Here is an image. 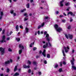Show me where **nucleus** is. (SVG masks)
Instances as JSON below:
<instances>
[{
    "label": "nucleus",
    "mask_w": 76,
    "mask_h": 76,
    "mask_svg": "<svg viewBox=\"0 0 76 76\" xmlns=\"http://www.w3.org/2000/svg\"><path fill=\"white\" fill-rule=\"evenodd\" d=\"M54 27L56 29V31L58 32H60V31H62V28L60 27H58V26L57 24H56L54 26Z\"/></svg>",
    "instance_id": "nucleus-1"
},
{
    "label": "nucleus",
    "mask_w": 76,
    "mask_h": 76,
    "mask_svg": "<svg viewBox=\"0 0 76 76\" xmlns=\"http://www.w3.org/2000/svg\"><path fill=\"white\" fill-rule=\"evenodd\" d=\"M71 64L72 65V68L73 69H74V70H76V67L75 66H73L74 65V61H75V59H74V58H72V60H71Z\"/></svg>",
    "instance_id": "nucleus-2"
},
{
    "label": "nucleus",
    "mask_w": 76,
    "mask_h": 76,
    "mask_svg": "<svg viewBox=\"0 0 76 76\" xmlns=\"http://www.w3.org/2000/svg\"><path fill=\"white\" fill-rule=\"evenodd\" d=\"M0 51H1V55L4 54V48H0Z\"/></svg>",
    "instance_id": "nucleus-3"
},
{
    "label": "nucleus",
    "mask_w": 76,
    "mask_h": 76,
    "mask_svg": "<svg viewBox=\"0 0 76 76\" xmlns=\"http://www.w3.org/2000/svg\"><path fill=\"white\" fill-rule=\"evenodd\" d=\"M46 38H46V39L48 41V42H49V41H50V40L51 39V38L49 37V34H46Z\"/></svg>",
    "instance_id": "nucleus-4"
},
{
    "label": "nucleus",
    "mask_w": 76,
    "mask_h": 76,
    "mask_svg": "<svg viewBox=\"0 0 76 76\" xmlns=\"http://www.w3.org/2000/svg\"><path fill=\"white\" fill-rule=\"evenodd\" d=\"M65 36L67 39H68V37H69L70 39H72V38H73V35L70 34H69L68 35L67 34H65Z\"/></svg>",
    "instance_id": "nucleus-5"
},
{
    "label": "nucleus",
    "mask_w": 76,
    "mask_h": 76,
    "mask_svg": "<svg viewBox=\"0 0 76 76\" xmlns=\"http://www.w3.org/2000/svg\"><path fill=\"white\" fill-rule=\"evenodd\" d=\"M64 50H65L66 53H67V52H69V50H69V46H67L66 48L65 47H64Z\"/></svg>",
    "instance_id": "nucleus-6"
},
{
    "label": "nucleus",
    "mask_w": 76,
    "mask_h": 76,
    "mask_svg": "<svg viewBox=\"0 0 76 76\" xmlns=\"http://www.w3.org/2000/svg\"><path fill=\"white\" fill-rule=\"evenodd\" d=\"M5 36L4 35L2 37V40L1 41V42L2 43V42H6V41L5 40Z\"/></svg>",
    "instance_id": "nucleus-7"
},
{
    "label": "nucleus",
    "mask_w": 76,
    "mask_h": 76,
    "mask_svg": "<svg viewBox=\"0 0 76 76\" xmlns=\"http://www.w3.org/2000/svg\"><path fill=\"white\" fill-rule=\"evenodd\" d=\"M69 14L71 16H75V14H73V13L72 12H69L68 13V15H69Z\"/></svg>",
    "instance_id": "nucleus-8"
},
{
    "label": "nucleus",
    "mask_w": 76,
    "mask_h": 76,
    "mask_svg": "<svg viewBox=\"0 0 76 76\" xmlns=\"http://www.w3.org/2000/svg\"><path fill=\"white\" fill-rule=\"evenodd\" d=\"M64 0H62L60 2V6L61 7L63 6V2H64Z\"/></svg>",
    "instance_id": "nucleus-9"
},
{
    "label": "nucleus",
    "mask_w": 76,
    "mask_h": 76,
    "mask_svg": "<svg viewBox=\"0 0 76 76\" xmlns=\"http://www.w3.org/2000/svg\"><path fill=\"white\" fill-rule=\"evenodd\" d=\"M42 55H43L44 57H45L46 56V55H45V49L44 50L43 52H42Z\"/></svg>",
    "instance_id": "nucleus-10"
},
{
    "label": "nucleus",
    "mask_w": 76,
    "mask_h": 76,
    "mask_svg": "<svg viewBox=\"0 0 76 76\" xmlns=\"http://www.w3.org/2000/svg\"><path fill=\"white\" fill-rule=\"evenodd\" d=\"M23 67L24 68H26L27 69L29 68V67H30V66L29 65H28L27 66L26 65H23Z\"/></svg>",
    "instance_id": "nucleus-11"
},
{
    "label": "nucleus",
    "mask_w": 76,
    "mask_h": 76,
    "mask_svg": "<svg viewBox=\"0 0 76 76\" xmlns=\"http://www.w3.org/2000/svg\"><path fill=\"white\" fill-rule=\"evenodd\" d=\"M19 48H22V49H23V48H24L23 46L22 45V44H20L19 45Z\"/></svg>",
    "instance_id": "nucleus-12"
},
{
    "label": "nucleus",
    "mask_w": 76,
    "mask_h": 76,
    "mask_svg": "<svg viewBox=\"0 0 76 76\" xmlns=\"http://www.w3.org/2000/svg\"><path fill=\"white\" fill-rule=\"evenodd\" d=\"M44 25V23H43L42 24V26H39L38 27V29H39L41 27H42Z\"/></svg>",
    "instance_id": "nucleus-13"
},
{
    "label": "nucleus",
    "mask_w": 76,
    "mask_h": 76,
    "mask_svg": "<svg viewBox=\"0 0 76 76\" xmlns=\"http://www.w3.org/2000/svg\"><path fill=\"white\" fill-rule=\"evenodd\" d=\"M48 43L47 42L46 43V45H44L43 46V48H46L47 47V46H48Z\"/></svg>",
    "instance_id": "nucleus-14"
},
{
    "label": "nucleus",
    "mask_w": 76,
    "mask_h": 76,
    "mask_svg": "<svg viewBox=\"0 0 76 76\" xmlns=\"http://www.w3.org/2000/svg\"><path fill=\"white\" fill-rule=\"evenodd\" d=\"M10 63V61H7L5 62V64H8Z\"/></svg>",
    "instance_id": "nucleus-15"
},
{
    "label": "nucleus",
    "mask_w": 76,
    "mask_h": 76,
    "mask_svg": "<svg viewBox=\"0 0 76 76\" xmlns=\"http://www.w3.org/2000/svg\"><path fill=\"white\" fill-rule=\"evenodd\" d=\"M23 16H26V18H28V14L27 13H25L23 14Z\"/></svg>",
    "instance_id": "nucleus-16"
},
{
    "label": "nucleus",
    "mask_w": 76,
    "mask_h": 76,
    "mask_svg": "<svg viewBox=\"0 0 76 76\" xmlns=\"http://www.w3.org/2000/svg\"><path fill=\"white\" fill-rule=\"evenodd\" d=\"M18 70V68H17V66H15L14 68V72H15V71H16V70Z\"/></svg>",
    "instance_id": "nucleus-17"
},
{
    "label": "nucleus",
    "mask_w": 76,
    "mask_h": 76,
    "mask_svg": "<svg viewBox=\"0 0 76 76\" xmlns=\"http://www.w3.org/2000/svg\"><path fill=\"white\" fill-rule=\"evenodd\" d=\"M26 6L27 8L28 9H29V4L28 3L26 4Z\"/></svg>",
    "instance_id": "nucleus-18"
},
{
    "label": "nucleus",
    "mask_w": 76,
    "mask_h": 76,
    "mask_svg": "<svg viewBox=\"0 0 76 76\" xmlns=\"http://www.w3.org/2000/svg\"><path fill=\"white\" fill-rule=\"evenodd\" d=\"M18 75H19V73L16 72L14 75V76H18Z\"/></svg>",
    "instance_id": "nucleus-19"
},
{
    "label": "nucleus",
    "mask_w": 76,
    "mask_h": 76,
    "mask_svg": "<svg viewBox=\"0 0 76 76\" xmlns=\"http://www.w3.org/2000/svg\"><path fill=\"white\" fill-rule=\"evenodd\" d=\"M16 39L18 42H19L20 41V38L18 37H16Z\"/></svg>",
    "instance_id": "nucleus-20"
},
{
    "label": "nucleus",
    "mask_w": 76,
    "mask_h": 76,
    "mask_svg": "<svg viewBox=\"0 0 76 76\" xmlns=\"http://www.w3.org/2000/svg\"><path fill=\"white\" fill-rule=\"evenodd\" d=\"M25 30L26 31V32L28 33V31H29V29L27 27H26L25 28Z\"/></svg>",
    "instance_id": "nucleus-21"
},
{
    "label": "nucleus",
    "mask_w": 76,
    "mask_h": 76,
    "mask_svg": "<svg viewBox=\"0 0 76 76\" xmlns=\"http://www.w3.org/2000/svg\"><path fill=\"white\" fill-rule=\"evenodd\" d=\"M62 53H63V55L64 57H66V55L64 53V50H62Z\"/></svg>",
    "instance_id": "nucleus-22"
},
{
    "label": "nucleus",
    "mask_w": 76,
    "mask_h": 76,
    "mask_svg": "<svg viewBox=\"0 0 76 76\" xmlns=\"http://www.w3.org/2000/svg\"><path fill=\"white\" fill-rule=\"evenodd\" d=\"M47 57L48 58H50V55L49 54H47Z\"/></svg>",
    "instance_id": "nucleus-23"
},
{
    "label": "nucleus",
    "mask_w": 76,
    "mask_h": 76,
    "mask_svg": "<svg viewBox=\"0 0 76 76\" xmlns=\"http://www.w3.org/2000/svg\"><path fill=\"white\" fill-rule=\"evenodd\" d=\"M58 67V64H57V63H56V64H55L54 67L55 68H57Z\"/></svg>",
    "instance_id": "nucleus-24"
},
{
    "label": "nucleus",
    "mask_w": 76,
    "mask_h": 76,
    "mask_svg": "<svg viewBox=\"0 0 76 76\" xmlns=\"http://www.w3.org/2000/svg\"><path fill=\"white\" fill-rule=\"evenodd\" d=\"M22 49H20L19 50V54H20L22 53Z\"/></svg>",
    "instance_id": "nucleus-25"
},
{
    "label": "nucleus",
    "mask_w": 76,
    "mask_h": 76,
    "mask_svg": "<svg viewBox=\"0 0 76 76\" xmlns=\"http://www.w3.org/2000/svg\"><path fill=\"white\" fill-rule=\"evenodd\" d=\"M24 11H26V9H24L23 10H21V12H24Z\"/></svg>",
    "instance_id": "nucleus-26"
},
{
    "label": "nucleus",
    "mask_w": 76,
    "mask_h": 76,
    "mask_svg": "<svg viewBox=\"0 0 76 76\" xmlns=\"http://www.w3.org/2000/svg\"><path fill=\"white\" fill-rule=\"evenodd\" d=\"M69 4H70V3H69V2H67L65 4V5H66V6H67L69 5Z\"/></svg>",
    "instance_id": "nucleus-27"
},
{
    "label": "nucleus",
    "mask_w": 76,
    "mask_h": 76,
    "mask_svg": "<svg viewBox=\"0 0 76 76\" xmlns=\"http://www.w3.org/2000/svg\"><path fill=\"white\" fill-rule=\"evenodd\" d=\"M33 64L34 65H37V62L35 61H33Z\"/></svg>",
    "instance_id": "nucleus-28"
},
{
    "label": "nucleus",
    "mask_w": 76,
    "mask_h": 76,
    "mask_svg": "<svg viewBox=\"0 0 76 76\" xmlns=\"http://www.w3.org/2000/svg\"><path fill=\"white\" fill-rule=\"evenodd\" d=\"M27 64H31V61H28Z\"/></svg>",
    "instance_id": "nucleus-29"
},
{
    "label": "nucleus",
    "mask_w": 76,
    "mask_h": 76,
    "mask_svg": "<svg viewBox=\"0 0 76 76\" xmlns=\"http://www.w3.org/2000/svg\"><path fill=\"white\" fill-rule=\"evenodd\" d=\"M18 28H19V26H18V25H17L16 27V29H17V31H18Z\"/></svg>",
    "instance_id": "nucleus-30"
},
{
    "label": "nucleus",
    "mask_w": 76,
    "mask_h": 76,
    "mask_svg": "<svg viewBox=\"0 0 76 76\" xmlns=\"http://www.w3.org/2000/svg\"><path fill=\"white\" fill-rule=\"evenodd\" d=\"M59 72H63V70H62V69L61 68L59 69Z\"/></svg>",
    "instance_id": "nucleus-31"
},
{
    "label": "nucleus",
    "mask_w": 76,
    "mask_h": 76,
    "mask_svg": "<svg viewBox=\"0 0 76 76\" xmlns=\"http://www.w3.org/2000/svg\"><path fill=\"white\" fill-rule=\"evenodd\" d=\"M62 22H63V23H65V22H66V20H62Z\"/></svg>",
    "instance_id": "nucleus-32"
},
{
    "label": "nucleus",
    "mask_w": 76,
    "mask_h": 76,
    "mask_svg": "<svg viewBox=\"0 0 76 76\" xmlns=\"http://www.w3.org/2000/svg\"><path fill=\"white\" fill-rule=\"evenodd\" d=\"M8 50L9 51H10V52H11L12 51V49H10V48H9L8 49Z\"/></svg>",
    "instance_id": "nucleus-33"
},
{
    "label": "nucleus",
    "mask_w": 76,
    "mask_h": 76,
    "mask_svg": "<svg viewBox=\"0 0 76 76\" xmlns=\"http://www.w3.org/2000/svg\"><path fill=\"white\" fill-rule=\"evenodd\" d=\"M7 73H9V71H10V69H7Z\"/></svg>",
    "instance_id": "nucleus-34"
},
{
    "label": "nucleus",
    "mask_w": 76,
    "mask_h": 76,
    "mask_svg": "<svg viewBox=\"0 0 76 76\" xmlns=\"http://www.w3.org/2000/svg\"><path fill=\"white\" fill-rule=\"evenodd\" d=\"M48 42L49 45V47H51V44H50V41Z\"/></svg>",
    "instance_id": "nucleus-35"
},
{
    "label": "nucleus",
    "mask_w": 76,
    "mask_h": 76,
    "mask_svg": "<svg viewBox=\"0 0 76 76\" xmlns=\"http://www.w3.org/2000/svg\"><path fill=\"white\" fill-rule=\"evenodd\" d=\"M13 12H14L13 10H11L10 11L11 13L12 14H13Z\"/></svg>",
    "instance_id": "nucleus-36"
},
{
    "label": "nucleus",
    "mask_w": 76,
    "mask_h": 76,
    "mask_svg": "<svg viewBox=\"0 0 76 76\" xmlns=\"http://www.w3.org/2000/svg\"><path fill=\"white\" fill-rule=\"evenodd\" d=\"M48 18V17L47 16V17H45V19H47Z\"/></svg>",
    "instance_id": "nucleus-37"
},
{
    "label": "nucleus",
    "mask_w": 76,
    "mask_h": 76,
    "mask_svg": "<svg viewBox=\"0 0 76 76\" xmlns=\"http://www.w3.org/2000/svg\"><path fill=\"white\" fill-rule=\"evenodd\" d=\"M35 50H37V48H36V47L34 48H33V51H35Z\"/></svg>",
    "instance_id": "nucleus-38"
},
{
    "label": "nucleus",
    "mask_w": 76,
    "mask_h": 76,
    "mask_svg": "<svg viewBox=\"0 0 76 76\" xmlns=\"http://www.w3.org/2000/svg\"><path fill=\"white\" fill-rule=\"evenodd\" d=\"M70 28H71V26H69L68 27V29H70Z\"/></svg>",
    "instance_id": "nucleus-39"
},
{
    "label": "nucleus",
    "mask_w": 76,
    "mask_h": 76,
    "mask_svg": "<svg viewBox=\"0 0 76 76\" xmlns=\"http://www.w3.org/2000/svg\"><path fill=\"white\" fill-rule=\"evenodd\" d=\"M40 57V56H36V58H39V57Z\"/></svg>",
    "instance_id": "nucleus-40"
},
{
    "label": "nucleus",
    "mask_w": 76,
    "mask_h": 76,
    "mask_svg": "<svg viewBox=\"0 0 76 76\" xmlns=\"http://www.w3.org/2000/svg\"><path fill=\"white\" fill-rule=\"evenodd\" d=\"M5 32V30H3L2 34H4V32Z\"/></svg>",
    "instance_id": "nucleus-41"
},
{
    "label": "nucleus",
    "mask_w": 76,
    "mask_h": 76,
    "mask_svg": "<svg viewBox=\"0 0 76 76\" xmlns=\"http://www.w3.org/2000/svg\"><path fill=\"white\" fill-rule=\"evenodd\" d=\"M73 21V19H72V18H70V22H72Z\"/></svg>",
    "instance_id": "nucleus-42"
},
{
    "label": "nucleus",
    "mask_w": 76,
    "mask_h": 76,
    "mask_svg": "<svg viewBox=\"0 0 76 76\" xmlns=\"http://www.w3.org/2000/svg\"><path fill=\"white\" fill-rule=\"evenodd\" d=\"M3 12H1V16H3Z\"/></svg>",
    "instance_id": "nucleus-43"
},
{
    "label": "nucleus",
    "mask_w": 76,
    "mask_h": 76,
    "mask_svg": "<svg viewBox=\"0 0 76 76\" xmlns=\"http://www.w3.org/2000/svg\"><path fill=\"white\" fill-rule=\"evenodd\" d=\"M32 43H31L30 45V47H32Z\"/></svg>",
    "instance_id": "nucleus-44"
},
{
    "label": "nucleus",
    "mask_w": 76,
    "mask_h": 76,
    "mask_svg": "<svg viewBox=\"0 0 76 76\" xmlns=\"http://www.w3.org/2000/svg\"><path fill=\"white\" fill-rule=\"evenodd\" d=\"M44 63H45V64H47V61H44Z\"/></svg>",
    "instance_id": "nucleus-45"
},
{
    "label": "nucleus",
    "mask_w": 76,
    "mask_h": 76,
    "mask_svg": "<svg viewBox=\"0 0 76 76\" xmlns=\"http://www.w3.org/2000/svg\"><path fill=\"white\" fill-rule=\"evenodd\" d=\"M63 15H61L59 16L60 18H63Z\"/></svg>",
    "instance_id": "nucleus-46"
},
{
    "label": "nucleus",
    "mask_w": 76,
    "mask_h": 76,
    "mask_svg": "<svg viewBox=\"0 0 76 76\" xmlns=\"http://www.w3.org/2000/svg\"><path fill=\"white\" fill-rule=\"evenodd\" d=\"M30 72H31V69H29L28 70V73H30Z\"/></svg>",
    "instance_id": "nucleus-47"
},
{
    "label": "nucleus",
    "mask_w": 76,
    "mask_h": 76,
    "mask_svg": "<svg viewBox=\"0 0 76 76\" xmlns=\"http://www.w3.org/2000/svg\"><path fill=\"white\" fill-rule=\"evenodd\" d=\"M20 28H21V29H23V27L22 26H20Z\"/></svg>",
    "instance_id": "nucleus-48"
},
{
    "label": "nucleus",
    "mask_w": 76,
    "mask_h": 76,
    "mask_svg": "<svg viewBox=\"0 0 76 76\" xmlns=\"http://www.w3.org/2000/svg\"><path fill=\"white\" fill-rule=\"evenodd\" d=\"M10 39V37H7V41H8V40H9Z\"/></svg>",
    "instance_id": "nucleus-49"
},
{
    "label": "nucleus",
    "mask_w": 76,
    "mask_h": 76,
    "mask_svg": "<svg viewBox=\"0 0 76 76\" xmlns=\"http://www.w3.org/2000/svg\"><path fill=\"white\" fill-rule=\"evenodd\" d=\"M28 19H27L26 18H24V21H26V20H28Z\"/></svg>",
    "instance_id": "nucleus-50"
},
{
    "label": "nucleus",
    "mask_w": 76,
    "mask_h": 76,
    "mask_svg": "<svg viewBox=\"0 0 76 76\" xmlns=\"http://www.w3.org/2000/svg\"><path fill=\"white\" fill-rule=\"evenodd\" d=\"M69 9H70V8L69 7L68 9H67L66 10L67 11H69Z\"/></svg>",
    "instance_id": "nucleus-51"
},
{
    "label": "nucleus",
    "mask_w": 76,
    "mask_h": 76,
    "mask_svg": "<svg viewBox=\"0 0 76 76\" xmlns=\"http://www.w3.org/2000/svg\"><path fill=\"white\" fill-rule=\"evenodd\" d=\"M63 64L65 65L66 64V63L65 61H63Z\"/></svg>",
    "instance_id": "nucleus-52"
},
{
    "label": "nucleus",
    "mask_w": 76,
    "mask_h": 76,
    "mask_svg": "<svg viewBox=\"0 0 76 76\" xmlns=\"http://www.w3.org/2000/svg\"><path fill=\"white\" fill-rule=\"evenodd\" d=\"M47 32L46 31H45L44 32V35H46V34H47Z\"/></svg>",
    "instance_id": "nucleus-53"
},
{
    "label": "nucleus",
    "mask_w": 76,
    "mask_h": 76,
    "mask_svg": "<svg viewBox=\"0 0 76 76\" xmlns=\"http://www.w3.org/2000/svg\"><path fill=\"white\" fill-rule=\"evenodd\" d=\"M60 65L61 66H62V63L61 62H60Z\"/></svg>",
    "instance_id": "nucleus-54"
},
{
    "label": "nucleus",
    "mask_w": 76,
    "mask_h": 76,
    "mask_svg": "<svg viewBox=\"0 0 76 76\" xmlns=\"http://www.w3.org/2000/svg\"><path fill=\"white\" fill-rule=\"evenodd\" d=\"M63 15H64V16H67V15L66 14V13L65 12L63 13Z\"/></svg>",
    "instance_id": "nucleus-55"
},
{
    "label": "nucleus",
    "mask_w": 76,
    "mask_h": 76,
    "mask_svg": "<svg viewBox=\"0 0 76 76\" xmlns=\"http://www.w3.org/2000/svg\"><path fill=\"white\" fill-rule=\"evenodd\" d=\"M6 35V36H7V37H8V36H9V34H8V33H7Z\"/></svg>",
    "instance_id": "nucleus-56"
},
{
    "label": "nucleus",
    "mask_w": 76,
    "mask_h": 76,
    "mask_svg": "<svg viewBox=\"0 0 76 76\" xmlns=\"http://www.w3.org/2000/svg\"><path fill=\"white\" fill-rule=\"evenodd\" d=\"M0 76H4L3 74H0Z\"/></svg>",
    "instance_id": "nucleus-57"
},
{
    "label": "nucleus",
    "mask_w": 76,
    "mask_h": 76,
    "mask_svg": "<svg viewBox=\"0 0 76 76\" xmlns=\"http://www.w3.org/2000/svg\"><path fill=\"white\" fill-rule=\"evenodd\" d=\"M56 14H58V11H56Z\"/></svg>",
    "instance_id": "nucleus-58"
},
{
    "label": "nucleus",
    "mask_w": 76,
    "mask_h": 76,
    "mask_svg": "<svg viewBox=\"0 0 76 76\" xmlns=\"http://www.w3.org/2000/svg\"><path fill=\"white\" fill-rule=\"evenodd\" d=\"M12 33H13V32H12V31H11L10 33V35H11Z\"/></svg>",
    "instance_id": "nucleus-59"
},
{
    "label": "nucleus",
    "mask_w": 76,
    "mask_h": 76,
    "mask_svg": "<svg viewBox=\"0 0 76 76\" xmlns=\"http://www.w3.org/2000/svg\"><path fill=\"white\" fill-rule=\"evenodd\" d=\"M39 75H41V72H39Z\"/></svg>",
    "instance_id": "nucleus-60"
},
{
    "label": "nucleus",
    "mask_w": 76,
    "mask_h": 76,
    "mask_svg": "<svg viewBox=\"0 0 76 76\" xmlns=\"http://www.w3.org/2000/svg\"><path fill=\"white\" fill-rule=\"evenodd\" d=\"M30 2L31 3H32V2H33V0H30Z\"/></svg>",
    "instance_id": "nucleus-61"
},
{
    "label": "nucleus",
    "mask_w": 76,
    "mask_h": 76,
    "mask_svg": "<svg viewBox=\"0 0 76 76\" xmlns=\"http://www.w3.org/2000/svg\"><path fill=\"white\" fill-rule=\"evenodd\" d=\"M19 58H19V56L17 57V60H19Z\"/></svg>",
    "instance_id": "nucleus-62"
},
{
    "label": "nucleus",
    "mask_w": 76,
    "mask_h": 76,
    "mask_svg": "<svg viewBox=\"0 0 76 76\" xmlns=\"http://www.w3.org/2000/svg\"><path fill=\"white\" fill-rule=\"evenodd\" d=\"M42 53V51H41V50H40L39 52V54H41V53Z\"/></svg>",
    "instance_id": "nucleus-63"
},
{
    "label": "nucleus",
    "mask_w": 76,
    "mask_h": 76,
    "mask_svg": "<svg viewBox=\"0 0 76 76\" xmlns=\"http://www.w3.org/2000/svg\"><path fill=\"white\" fill-rule=\"evenodd\" d=\"M14 16H16V13H14L13 14Z\"/></svg>",
    "instance_id": "nucleus-64"
}]
</instances>
